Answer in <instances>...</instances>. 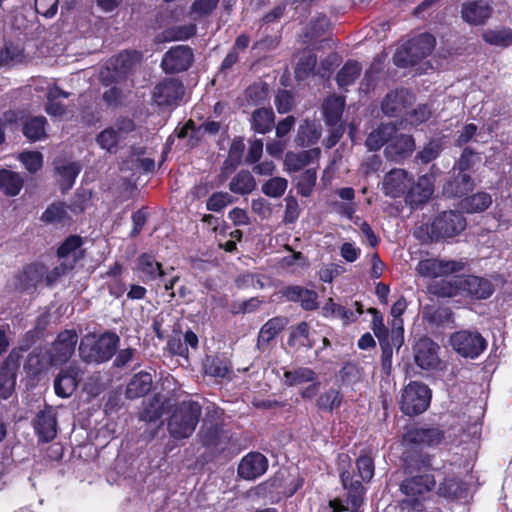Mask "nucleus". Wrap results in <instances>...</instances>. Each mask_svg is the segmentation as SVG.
I'll use <instances>...</instances> for the list:
<instances>
[{
  "instance_id": "f257e3e1",
  "label": "nucleus",
  "mask_w": 512,
  "mask_h": 512,
  "mask_svg": "<svg viewBox=\"0 0 512 512\" xmlns=\"http://www.w3.org/2000/svg\"><path fill=\"white\" fill-rule=\"evenodd\" d=\"M201 406L197 402L183 401L175 407L169 420L168 431L175 439L190 437L199 422Z\"/></svg>"
},
{
  "instance_id": "f03ea898",
  "label": "nucleus",
  "mask_w": 512,
  "mask_h": 512,
  "mask_svg": "<svg viewBox=\"0 0 512 512\" xmlns=\"http://www.w3.org/2000/svg\"><path fill=\"white\" fill-rule=\"evenodd\" d=\"M119 337L110 332L101 336H85L79 346V355L85 362L102 363L108 361L115 353Z\"/></svg>"
},
{
  "instance_id": "7ed1b4c3",
  "label": "nucleus",
  "mask_w": 512,
  "mask_h": 512,
  "mask_svg": "<svg viewBox=\"0 0 512 512\" xmlns=\"http://www.w3.org/2000/svg\"><path fill=\"white\" fill-rule=\"evenodd\" d=\"M435 46V38L423 33L404 44L393 56L394 63L400 67L414 65L427 57Z\"/></svg>"
},
{
  "instance_id": "20e7f679",
  "label": "nucleus",
  "mask_w": 512,
  "mask_h": 512,
  "mask_svg": "<svg viewBox=\"0 0 512 512\" xmlns=\"http://www.w3.org/2000/svg\"><path fill=\"white\" fill-rule=\"evenodd\" d=\"M134 130V122L123 118L101 131L96 137V142L103 150L115 154L126 145L129 135Z\"/></svg>"
},
{
  "instance_id": "39448f33",
  "label": "nucleus",
  "mask_w": 512,
  "mask_h": 512,
  "mask_svg": "<svg viewBox=\"0 0 512 512\" xmlns=\"http://www.w3.org/2000/svg\"><path fill=\"white\" fill-rule=\"evenodd\" d=\"M434 485L435 479L429 474L415 476L403 481L400 486L401 492L405 495L402 500L403 509L420 510L421 502Z\"/></svg>"
},
{
  "instance_id": "423d86ee",
  "label": "nucleus",
  "mask_w": 512,
  "mask_h": 512,
  "mask_svg": "<svg viewBox=\"0 0 512 512\" xmlns=\"http://www.w3.org/2000/svg\"><path fill=\"white\" fill-rule=\"evenodd\" d=\"M431 399L429 388L420 382H411L403 390L400 407L406 415H418L426 411Z\"/></svg>"
},
{
  "instance_id": "0eeeda50",
  "label": "nucleus",
  "mask_w": 512,
  "mask_h": 512,
  "mask_svg": "<svg viewBox=\"0 0 512 512\" xmlns=\"http://www.w3.org/2000/svg\"><path fill=\"white\" fill-rule=\"evenodd\" d=\"M465 218L459 212L445 211L431 223L427 233L431 240L453 237L465 229Z\"/></svg>"
},
{
  "instance_id": "6e6552de",
  "label": "nucleus",
  "mask_w": 512,
  "mask_h": 512,
  "mask_svg": "<svg viewBox=\"0 0 512 512\" xmlns=\"http://www.w3.org/2000/svg\"><path fill=\"white\" fill-rule=\"evenodd\" d=\"M453 349L463 357L474 359L486 348L487 342L478 332L458 331L450 338Z\"/></svg>"
},
{
  "instance_id": "1a4fd4ad",
  "label": "nucleus",
  "mask_w": 512,
  "mask_h": 512,
  "mask_svg": "<svg viewBox=\"0 0 512 512\" xmlns=\"http://www.w3.org/2000/svg\"><path fill=\"white\" fill-rule=\"evenodd\" d=\"M139 61L137 52L125 51L112 57L105 69L100 73L101 80L106 83L117 82L124 78Z\"/></svg>"
},
{
  "instance_id": "9d476101",
  "label": "nucleus",
  "mask_w": 512,
  "mask_h": 512,
  "mask_svg": "<svg viewBox=\"0 0 512 512\" xmlns=\"http://www.w3.org/2000/svg\"><path fill=\"white\" fill-rule=\"evenodd\" d=\"M465 262L456 260H445L438 258H429L419 261L416 266V272L419 276L425 278H438L448 276L452 273L460 272L464 269Z\"/></svg>"
},
{
  "instance_id": "9b49d317",
  "label": "nucleus",
  "mask_w": 512,
  "mask_h": 512,
  "mask_svg": "<svg viewBox=\"0 0 512 512\" xmlns=\"http://www.w3.org/2000/svg\"><path fill=\"white\" fill-rule=\"evenodd\" d=\"M184 95L182 82L175 78H165L153 89L152 100L158 107L177 105Z\"/></svg>"
},
{
  "instance_id": "f8f14e48",
  "label": "nucleus",
  "mask_w": 512,
  "mask_h": 512,
  "mask_svg": "<svg viewBox=\"0 0 512 512\" xmlns=\"http://www.w3.org/2000/svg\"><path fill=\"white\" fill-rule=\"evenodd\" d=\"M78 336L73 330L61 332L51 347L47 350L50 362L59 365L66 362L74 353Z\"/></svg>"
},
{
  "instance_id": "ddd939ff",
  "label": "nucleus",
  "mask_w": 512,
  "mask_h": 512,
  "mask_svg": "<svg viewBox=\"0 0 512 512\" xmlns=\"http://www.w3.org/2000/svg\"><path fill=\"white\" fill-rule=\"evenodd\" d=\"M493 12L487 0H464L461 4V19L472 26L484 25Z\"/></svg>"
},
{
  "instance_id": "4468645a",
  "label": "nucleus",
  "mask_w": 512,
  "mask_h": 512,
  "mask_svg": "<svg viewBox=\"0 0 512 512\" xmlns=\"http://www.w3.org/2000/svg\"><path fill=\"white\" fill-rule=\"evenodd\" d=\"M192 61L193 52L190 47L178 45L165 53L161 66L166 73H178L187 70Z\"/></svg>"
},
{
  "instance_id": "2eb2a0df",
  "label": "nucleus",
  "mask_w": 512,
  "mask_h": 512,
  "mask_svg": "<svg viewBox=\"0 0 512 512\" xmlns=\"http://www.w3.org/2000/svg\"><path fill=\"white\" fill-rule=\"evenodd\" d=\"M268 469V459L259 452H250L245 455L238 465V475L245 480H255Z\"/></svg>"
},
{
  "instance_id": "dca6fc26",
  "label": "nucleus",
  "mask_w": 512,
  "mask_h": 512,
  "mask_svg": "<svg viewBox=\"0 0 512 512\" xmlns=\"http://www.w3.org/2000/svg\"><path fill=\"white\" fill-rule=\"evenodd\" d=\"M414 100V95L405 89L390 92L382 102V111L387 116H402L406 113Z\"/></svg>"
},
{
  "instance_id": "f3484780",
  "label": "nucleus",
  "mask_w": 512,
  "mask_h": 512,
  "mask_svg": "<svg viewBox=\"0 0 512 512\" xmlns=\"http://www.w3.org/2000/svg\"><path fill=\"white\" fill-rule=\"evenodd\" d=\"M82 239L79 236H70L59 247L58 256L61 260V270L65 273L71 270L74 265L83 257Z\"/></svg>"
},
{
  "instance_id": "a211bd4d",
  "label": "nucleus",
  "mask_w": 512,
  "mask_h": 512,
  "mask_svg": "<svg viewBox=\"0 0 512 512\" xmlns=\"http://www.w3.org/2000/svg\"><path fill=\"white\" fill-rule=\"evenodd\" d=\"M412 178L403 169H394L386 174L382 189L387 196L396 198L409 190Z\"/></svg>"
},
{
  "instance_id": "6ab92c4d",
  "label": "nucleus",
  "mask_w": 512,
  "mask_h": 512,
  "mask_svg": "<svg viewBox=\"0 0 512 512\" xmlns=\"http://www.w3.org/2000/svg\"><path fill=\"white\" fill-rule=\"evenodd\" d=\"M415 150V141L411 135L396 133L385 148V156L392 161H400L410 156Z\"/></svg>"
},
{
  "instance_id": "aec40b11",
  "label": "nucleus",
  "mask_w": 512,
  "mask_h": 512,
  "mask_svg": "<svg viewBox=\"0 0 512 512\" xmlns=\"http://www.w3.org/2000/svg\"><path fill=\"white\" fill-rule=\"evenodd\" d=\"M459 284L462 293H467L476 299H487L494 292V286L490 280L474 275L459 277Z\"/></svg>"
},
{
  "instance_id": "412c9836",
  "label": "nucleus",
  "mask_w": 512,
  "mask_h": 512,
  "mask_svg": "<svg viewBox=\"0 0 512 512\" xmlns=\"http://www.w3.org/2000/svg\"><path fill=\"white\" fill-rule=\"evenodd\" d=\"M438 346L428 338L420 339L415 345V362L422 369H432L439 362Z\"/></svg>"
},
{
  "instance_id": "4be33fe9",
  "label": "nucleus",
  "mask_w": 512,
  "mask_h": 512,
  "mask_svg": "<svg viewBox=\"0 0 512 512\" xmlns=\"http://www.w3.org/2000/svg\"><path fill=\"white\" fill-rule=\"evenodd\" d=\"M82 372L76 366L62 370L54 381L55 392L62 398H67L75 391Z\"/></svg>"
},
{
  "instance_id": "5701e85b",
  "label": "nucleus",
  "mask_w": 512,
  "mask_h": 512,
  "mask_svg": "<svg viewBox=\"0 0 512 512\" xmlns=\"http://www.w3.org/2000/svg\"><path fill=\"white\" fill-rule=\"evenodd\" d=\"M443 435L439 429L412 428L403 436L405 445H427L434 446L442 441Z\"/></svg>"
},
{
  "instance_id": "b1692460",
  "label": "nucleus",
  "mask_w": 512,
  "mask_h": 512,
  "mask_svg": "<svg viewBox=\"0 0 512 512\" xmlns=\"http://www.w3.org/2000/svg\"><path fill=\"white\" fill-rule=\"evenodd\" d=\"M282 295L289 301L300 302L305 310L317 308L318 295L315 291L301 286H287L281 290Z\"/></svg>"
},
{
  "instance_id": "393cba45",
  "label": "nucleus",
  "mask_w": 512,
  "mask_h": 512,
  "mask_svg": "<svg viewBox=\"0 0 512 512\" xmlns=\"http://www.w3.org/2000/svg\"><path fill=\"white\" fill-rule=\"evenodd\" d=\"M35 430L42 441L53 440L57 434V422L52 410L38 413L35 420Z\"/></svg>"
},
{
  "instance_id": "a878e982",
  "label": "nucleus",
  "mask_w": 512,
  "mask_h": 512,
  "mask_svg": "<svg viewBox=\"0 0 512 512\" xmlns=\"http://www.w3.org/2000/svg\"><path fill=\"white\" fill-rule=\"evenodd\" d=\"M320 149L313 148L299 153L288 152L285 156V166L289 171H299L304 167L317 162L320 156Z\"/></svg>"
},
{
  "instance_id": "bb28decb",
  "label": "nucleus",
  "mask_w": 512,
  "mask_h": 512,
  "mask_svg": "<svg viewBox=\"0 0 512 512\" xmlns=\"http://www.w3.org/2000/svg\"><path fill=\"white\" fill-rule=\"evenodd\" d=\"M341 481L347 490V499L351 507L360 508L364 502V486L358 480H354L349 471L341 473Z\"/></svg>"
},
{
  "instance_id": "cd10ccee",
  "label": "nucleus",
  "mask_w": 512,
  "mask_h": 512,
  "mask_svg": "<svg viewBox=\"0 0 512 512\" xmlns=\"http://www.w3.org/2000/svg\"><path fill=\"white\" fill-rule=\"evenodd\" d=\"M288 320L285 317H274L269 319L260 329L258 335L257 346L259 349H264L268 346L271 340L283 330L287 325Z\"/></svg>"
},
{
  "instance_id": "c85d7f7f",
  "label": "nucleus",
  "mask_w": 512,
  "mask_h": 512,
  "mask_svg": "<svg viewBox=\"0 0 512 512\" xmlns=\"http://www.w3.org/2000/svg\"><path fill=\"white\" fill-rule=\"evenodd\" d=\"M434 191L433 177L423 175L419 177L417 183L409 188V201L413 204H421L427 201Z\"/></svg>"
},
{
  "instance_id": "c756f323",
  "label": "nucleus",
  "mask_w": 512,
  "mask_h": 512,
  "mask_svg": "<svg viewBox=\"0 0 512 512\" xmlns=\"http://www.w3.org/2000/svg\"><path fill=\"white\" fill-rule=\"evenodd\" d=\"M17 365L6 360L0 367V398L7 399L13 392L16 384Z\"/></svg>"
},
{
  "instance_id": "7c9ffc66",
  "label": "nucleus",
  "mask_w": 512,
  "mask_h": 512,
  "mask_svg": "<svg viewBox=\"0 0 512 512\" xmlns=\"http://www.w3.org/2000/svg\"><path fill=\"white\" fill-rule=\"evenodd\" d=\"M395 133V125L382 124L368 135L365 144L370 151H377L385 143L388 144Z\"/></svg>"
},
{
  "instance_id": "2f4dec72",
  "label": "nucleus",
  "mask_w": 512,
  "mask_h": 512,
  "mask_svg": "<svg viewBox=\"0 0 512 512\" xmlns=\"http://www.w3.org/2000/svg\"><path fill=\"white\" fill-rule=\"evenodd\" d=\"M152 385V377L149 373L140 372L136 374L128 383L126 396L135 399L147 394Z\"/></svg>"
},
{
  "instance_id": "473e14b6",
  "label": "nucleus",
  "mask_w": 512,
  "mask_h": 512,
  "mask_svg": "<svg viewBox=\"0 0 512 512\" xmlns=\"http://www.w3.org/2000/svg\"><path fill=\"white\" fill-rule=\"evenodd\" d=\"M344 105V98L340 96L333 95L325 100L323 104V113L328 125L334 126L340 121Z\"/></svg>"
},
{
  "instance_id": "72a5a7b5",
  "label": "nucleus",
  "mask_w": 512,
  "mask_h": 512,
  "mask_svg": "<svg viewBox=\"0 0 512 512\" xmlns=\"http://www.w3.org/2000/svg\"><path fill=\"white\" fill-rule=\"evenodd\" d=\"M473 181L466 173H458L453 181L444 186V193L451 197H462L472 190Z\"/></svg>"
},
{
  "instance_id": "f704fd0d",
  "label": "nucleus",
  "mask_w": 512,
  "mask_h": 512,
  "mask_svg": "<svg viewBox=\"0 0 512 512\" xmlns=\"http://www.w3.org/2000/svg\"><path fill=\"white\" fill-rule=\"evenodd\" d=\"M317 374L308 367H299L284 372V383L288 386H299L316 380Z\"/></svg>"
},
{
  "instance_id": "c9c22d12",
  "label": "nucleus",
  "mask_w": 512,
  "mask_h": 512,
  "mask_svg": "<svg viewBox=\"0 0 512 512\" xmlns=\"http://www.w3.org/2000/svg\"><path fill=\"white\" fill-rule=\"evenodd\" d=\"M330 22L325 15H318L311 19L305 28L304 38L305 42H312L319 37L323 36L329 29Z\"/></svg>"
},
{
  "instance_id": "e433bc0d",
  "label": "nucleus",
  "mask_w": 512,
  "mask_h": 512,
  "mask_svg": "<svg viewBox=\"0 0 512 512\" xmlns=\"http://www.w3.org/2000/svg\"><path fill=\"white\" fill-rule=\"evenodd\" d=\"M23 186V178L10 170L0 171V187L7 195H17Z\"/></svg>"
},
{
  "instance_id": "4c0bfd02",
  "label": "nucleus",
  "mask_w": 512,
  "mask_h": 512,
  "mask_svg": "<svg viewBox=\"0 0 512 512\" xmlns=\"http://www.w3.org/2000/svg\"><path fill=\"white\" fill-rule=\"evenodd\" d=\"M274 123V113L271 109H257L252 114V127L260 134H265L271 130Z\"/></svg>"
},
{
  "instance_id": "58836bf2",
  "label": "nucleus",
  "mask_w": 512,
  "mask_h": 512,
  "mask_svg": "<svg viewBox=\"0 0 512 512\" xmlns=\"http://www.w3.org/2000/svg\"><path fill=\"white\" fill-rule=\"evenodd\" d=\"M229 188L236 194H248L255 188V181L250 172L240 171L231 180Z\"/></svg>"
},
{
  "instance_id": "ea45409f",
  "label": "nucleus",
  "mask_w": 512,
  "mask_h": 512,
  "mask_svg": "<svg viewBox=\"0 0 512 512\" xmlns=\"http://www.w3.org/2000/svg\"><path fill=\"white\" fill-rule=\"evenodd\" d=\"M362 71L361 65L353 60H349L340 69L337 74V83L340 87L353 84L360 76Z\"/></svg>"
},
{
  "instance_id": "a19ab883",
  "label": "nucleus",
  "mask_w": 512,
  "mask_h": 512,
  "mask_svg": "<svg viewBox=\"0 0 512 512\" xmlns=\"http://www.w3.org/2000/svg\"><path fill=\"white\" fill-rule=\"evenodd\" d=\"M492 203V198L485 192L474 194L462 201V207L469 213L486 210Z\"/></svg>"
},
{
  "instance_id": "79ce46f5",
  "label": "nucleus",
  "mask_w": 512,
  "mask_h": 512,
  "mask_svg": "<svg viewBox=\"0 0 512 512\" xmlns=\"http://www.w3.org/2000/svg\"><path fill=\"white\" fill-rule=\"evenodd\" d=\"M46 119L43 116H37L29 119L23 127L24 135L32 140L38 141L45 137Z\"/></svg>"
},
{
  "instance_id": "37998d69",
  "label": "nucleus",
  "mask_w": 512,
  "mask_h": 512,
  "mask_svg": "<svg viewBox=\"0 0 512 512\" xmlns=\"http://www.w3.org/2000/svg\"><path fill=\"white\" fill-rule=\"evenodd\" d=\"M138 267L148 280H154L157 277H162L164 275V271L161 269L160 263L156 262L152 256L147 254L139 257Z\"/></svg>"
},
{
  "instance_id": "c03bdc74",
  "label": "nucleus",
  "mask_w": 512,
  "mask_h": 512,
  "mask_svg": "<svg viewBox=\"0 0 512 512\" xmlns=\"http://www.w3.org/2000/svg\"><path fill=\"white\" fill-rule=\"evenodd\" d=\"M50 365L53 364L50 362V357L47 354V351L43 353L42 350H35L29 355L25 368L30 373L36 375L47 369Z\"/></svg>"
},
{
  "instance_id": "a18cd8bd",
  "label": "nucleus",
  "mask_w": 512,
  "mask_h": 512,
  "mask_svg": "<svg viewBox=\"0 0 512 512\" xmlns=\"http://www.w3.org/2000/svg\"><path fill=\"white\" fill-rule=\"evenodd\" d=\"M430 290L433 294L440 297H453L462 293V288L459 284V277L437 282L431 286Z\"/></svg>"
},
{
  "instance_id": "49530a36",
  "label": "nucleus",
  "mask_w": 512,
  "mask_h": 512,
  "mask_svg": "<svg viewBox=\"0 0 512 512\" xmlns=\"http://www.w3.org/2000/svg\"><path fill=\"white\" fill-rule=\"evenodd\" d=\"M485 42L501 47L512 44V31L510 29H491L483 33Z\"/></svg>"
},
{
  "instance_id": "de8ad7c7",
  "label": "nucleus",
  "mask_w": 512,
  "mask_h": 512,
  "mask_svg": "<svg viewBox=\"0 0 512 512\" xmlns=\"http://www.w3.org/2000/svg\"><path fill=\"white\" fill-rule=\"evenodd\" d=\"M56 170L60 177L59 181L62 189L68 190L74 184V181L80 172V166L73 162L58 166Z\"/></svg>"
},
{
  "instance_id": "09e8293b",
  "label": "nucleus",
  "mask_w": 512,
  "mask_h": 512,
  "mask_svg": "<svg viewBox=\"0 0 512 512\" xmlns=\"http://www.w3.org/2000/svg\"><path fill=\"white\" fill-rule=\"evenodd\" d=\"M288 343L312 348L314 341L309 338V326L306 322L299 323L291 332Z\"/></svg>"
},
{
  "instance_id": "8fccbe9b",
  "label": "nucleus",
  "mask_w": 512,
  "mask_h": 512,
  "mask_svg": "<svg viewBox=\"0 0 512 512\" xmlns=\"http://www.w3.org/2000/svg\"><path fill=\"white\" fill-rule=\"evenodd\" d=\"M368 313L373 315L372 330L381 344L391 345L389 340V331L384 325L383 316L376 308H369Z\"/></svg>"
},
{
  "instance_id": "3c124183",
  "label": "nucleus",
  "mask_w": 512,
  "mask_h": 512,
  "mask_svg": "<svg viewBox=\"0 0 512 512\" xmlns=\"http://www.w3.org/2000/svg\"><path fill=\"white\" fill-rule=\"evenodd\" d=\"M466 490L463 482L456 478H447L442 482L438 488V493L444 497H460Z\"/></svg>"
},
{
  "instance_id": "603ef678",
  "label": "nucleus",
  "mask_w": 512,
  "mask_h": 512,
  "mask_svg": "<svg viewBox=\"0 0 512 512\" xmlns=\"http://www.w3.org/2000/svg\"><path fill=\"white\" fill-rule=\"evenodd\" d=\"M288 186V181L282 177H273L262 185V192L273 198L281 197Z\"/></svg>"
},
{
  "instance_id": "864d4df0",
  "label": "nucleus",
  "mask_w": 512,
  "mask_h": 512,
  "mask_svg": "<svg viewBox=\"0 0 512 512\" xmlns=\"http://www.w3.org/2000/svg\"><path fill=\"white\" fill-rule=\"evenodd\" d=\"M23 51L18 46L7 45L0 51V66H12L22 62Z\"/></svg>"
},
{
  "instance_id": "5fc2aeb1",
  "label": "nucleus",
  "mask_w": 512,
  "mask_h": 512,
  "mask_svg": "<svg viewBox=\"0 0 512 512\" xmlns=\"http://www.w3.org/2000/svg\"><path fill=\"white\" fill-rule=\"evenodd\" d=\"M340 404L341 396L339 391L335 389H329L317 399V406L322 410L333 411L338 408Z\"/></svg>"
},
{
  "instance_id": "6e6d98bb",
  "label": "nucleus",
  "mask_w": 512,
  "mask_h": 512,
  "mask_svg": "<svg viewBox=\"0 0 512 512\" xmlns=\"http://www.w3.org/2000/svg\"><path fill=\"white\" fill-rule=\"evenodd\" d=\"M67 216V207L62 203L50 205L43 213L42 219L47 223L63 220Z\"/></svg>"
},
{
  "instance_id": "4d7b16f0",
  "label": "nucleus",
  "mask_w": 512,
  "mask_h": 512,
  "mask_svg": "<svg viewBox=\"0 0 512 512\" xmlns=\"http://www.w3.org/2000/svg\"><path fill=\"white\" fill-rule=\"evenodd\" d=\"M441 143L439 140H432L428 142L424 148L418 152L417 159H419L422 163H429L438 157L441 152Z\"/></svg>"
},
{
  "instance_id": "13d9d810",
  "label": "nucleus",
  "mask_w": 512,
  "mask_h": 512,
  "mask_svg": "<svg viewBox=\"0 0 512 512\" xmlns=\"http://www.w3.org/2000/svg\"><path fill=\"white\" fill-rule=\"evenodd\" d=\"M233 198L227 192H216L207 200V209L210 211L218 212L228 204L232 203Z\"/></svg>"
},
{
  "instance_id": "bf43d9fd",
  "label": "nucleus",
  "mask_w": 512,
  "mask_h": 512,
  "mask_svg": "<svg viewBox=\"0 0 512 512\" xmlns=\"http://www.w3.org/2000/svg\"><path fill=\"white\" fill-rule=\"evenodd\" d=\"M359 477L364 482H369L374 476L373 460L369 456H360L356 461Z\"/></svg>"
},
{
  "instance_id": "052dcab7",
  "label": "nucleus",
  "mask_w": 512,
  "mask_h": 512,
  "mask_svg": "<svg viewBox=\"0 0 512 512\" xmlns=\"http://www.w3.org/2000/svg\"><path fill=\"white\" fill-rule=\"evenodd\" d=\"M316 57L314 55H307L302 57L295 68V76L298 80H304L310 72L315 68Z\"/></svg>"
},
{
  "instance_id": "680f3d73",
  "label": "nucleus",
  "mask_w": 512,
  "mask_h": 512,
  "mask_svg": "<svg viewBox=\"0 0 512 512\" xmlns=\"http://www.w3.org/2000/svg\"><path fill=\"white\" fill-rule=\"evenodd\" d=\"M247 100L252 104L263 103L268 97V89L266 84H254L246 91Z\"/></svg>"
},
{
  "instance_id": "e2e57ef3",
  "label": "nucleus",
  "mask_w": 512,
  "mask_h": 512,
  "mask_svg": "<svg viewBox=\"0 0 512 512\" xmlns=\"http://www.w3.org/2000/svg\"><path fill=\"white\" fill-rule=\"evenodd\" d=\"M317 179L316 169L309 168L307 169L300 177L299 179V190L301 195L303 196H309L312 187L314 186Z\"/></svg>"
},
{
  "instance_id": "0e129e2a",
  "label": "nucleus",
  "mask_w": 512,
  "mask_h": 512,
  "mask_svg": "<svg viewBox=\"0 0 512 512\" xmlns=\"http://www.w3.org/2000/svg\"><path fill=\"white\" fill-rule=\"evenodd\" d=\"M19 160L30 172H36L42 167V155L39 152H24L19 155Z\"/></svg>"
},
{
  "instance_id": "69168bd1",
  "label": "nucleus",
  "mask_w": 512,
  "mask_h": 512,
  "mask_svg": "<svg viewBox=\"0 0 512 512\" xmlns=\"http://www.w3.org/2000/svg\"><path fill=\"white\" fill-rule=\"evenodd\" d=\"M320 137V134L309 124L301 125L297 137V142L301 146H306L315 143Z\"/></svg>"
},
{
  "instance_id": "338daca9",
  "label": "nucleus",
  "mask_w": 512,
  "mask_h": 512,
  "mask_svg": "<svg viewBox=\"0 0 512 512\" xmlns=\"http://www.w3.org/2000/svg\"><path fill=\"white\" fill-rule=\"evenodd\" d=\"M163 414L162 404L158 400L149 402L141 413V420L153 422L158 420Z\"/></svg>"
},
{
  "instance_id": "774afa93",
  "label": "nucleus",
  "mask_w": 512,
  "mask_h": 512,
  "mask_svg": "<svg viewBox=\"0 0 512 512\" xmlns=\"http://www.w3.org/2000/svg\"><path fill=\"white\" fill-rule=\"evenodd\" d=\"M205 372L210 376L223 378L228 375L229 367L224 361L213 359L205 364Z\"/></svg>"
}]
</instances>
